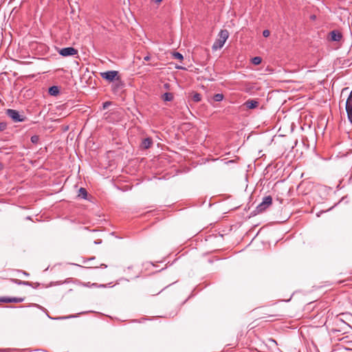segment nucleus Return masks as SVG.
<instances>
[{"label":"nucleus","instance_id":"obj_1","mask_svg":"<svg viewBox=\"0 0 352 352\" xmlns=\"http://www.w3.org/2000/svg\"><path fill=\"white\" fill-rule=\"evenodd\" d=\"M228 31L227 30H221L218 34V38L214 41V43L212 45V50L216 51L223 47L226 41L228 38Z\"/></svg>","mask_w":352,"mask_h":352},{"label":"nucleus","instance_id":"obj_2","mask_svg":"<svg viewBox=\"0 0 352 352\" xmlns=\"http://www.w3.org/2000/svg\"><path fill=\"white\" fill-rule=\"evenodd\" d=\"M272 204V198L271 196H266L263 197V201L259 204L256 209L254 210V214L261 213L268 208Z\"/></svg>","mask_w":352,"mask_h":352},{"label":"nucleus","instance_id":"obj_3","mask_svg":"<svg viewBox=\"0 0 352 352\" xmlns=\"http://www.w3.org/2000/svg\"><path fill=\"white\" fill-rule=\"evenodd\" d=\"M6 114L12 118L14 122H23L25 120V117L19 114V112L14 109H8Z\"/></svg>","mask_w":352,"mask_h":352},{"label":"nucleus","instance_id":"obj_4","mask_svg":"<svg viewBox=\"0 0 352 352\" xmlns=\"http://www.w3.org/2000/svg\"><path fill=\"white\" fill-rule=\"evenodd\" d=\"M100 76L102 78L111 82L115 79H119L118 72L117 71H107L100 73Z\"/></svg>","mask_w":352,"mask_h":352},{"label":"nucleus","instance_id":"obj_5","mask_svg":"<svg viewBox=\"0 0 352 352\" xmlns=\"http://www.w3.org/2000/svg\"><path fill=\"white\" fill-rule=\"evenodd\" d=\"M59 54L63 56H74L78 54V50L72 47H64L59 51Z\"/></svg>","mask_w":352,"mask_h":352},{"label":"nucleus","instance_id":"obj_6","mask_svg":"<svg viewBox=\"0 0 352 352\" xmlns=\"http://www.w3.org/2000/svg\"><path fill=\"white\" fill-rule=\"evenodd\" d=\"M25 300V298H19V297H1L0 298V302H5V303H10V302H14V303H19L22 302Z\"/></svg>","mask_w":352,"mask_h":352},{"label":"nucleus","instance_id":"obj_7","mask_svg":"<svg viewBox=\"0 0 352 352\" xmlns=\"http://www.w3.org/2000/svg\"><path fill=\"white\" fill-rule=\"evenodd\" d=\"M342 37V34L337 31L333 30L330 32V39L333 41H340Z\"/></svg>","mask_w":352,"mask_h":352},{"label":"nucleus","instance_id":"obj_8","mask_svg":"<svg viewBox=\"0 0 352 352\" xmlns=\"http://www.w3.org/2000/svg\"><path fill=\"white\" fill-rule=\"evenodd\" d=\"M244 104L248 109H252L258 107V102L256 100H248Z\"/></svg>","mask_w":352,"mask_h":352},{"label":"nucleus","instance_id":"obj_9","mask_svg":"<svg viewBox=\"0 0 352 352\" xmlns=\"http://www.w3.org/2000/svg\"><path fill=\"white\" fill-rule=\"evenodd\" d=\"M152 144V139L151 138H146L142 140L141 147L144 149H147L151 146Z\"/></svg>","mask_w":352,"mask_h":352},{"label":"nucleus","instance_id":"obj_10","mask_svg":"<svg viewBox=\"0 0 352 352\" xmlns=\"http://www.w3.org/2000/svg\"><path fill=\"white\" fill-rule=\"evenodd\" d=\"M345 109L346 111L348 120L349 122L352 124V106L346 104Z\"/></svg>","mask_w":352,"mask_h":352},{"label":"nucleus","instance_id":"obj_11","mask_svg":"<svg viewBox=\"0 0 352 352\" xmlns=\"http://www.w3.org/2000/svg\"><path fill=\"white\" fill-rule=\"evenodd\" d=\"M48 93L50 95L55 96L59 93V88L57 86H52L48 89Z\"/></svg>","mask_w":352,"mask_h":352},{"label":"nucleus","instance_id":"obj_12","mask_svg":"<svg viewBox=\"0 0 352 352\" xmlns=\"http://www.w3.org/2000/svg\"><path fill=\"white\" fill-rule=\"evenodd\" d=\"M162 98L165 102H170L173 100V95L171 93L166 92L162 95Z\"/></svg>","mask_w":352,"mask_h":352},{"label":"nucleus","instance_id":"obj_13","mask_svg":"<svg viewBox=\"0 0 352 352\" xmlns=\"http://www.w3.org/2000/svg\"><path fill=\"white\" fill-rule=\"evenodd\" d=\"M78 196L82 199H86L87 196V192L86 189L84 188H80L78 190Z\"/></svg>","mask_w":352,"mask_h":352},{"label":"nucleus","instance_id":"obj_14","mask_svg":"<svg viewBox=\"0 0 352 352\" xmlns=\"http://www.w3.org/2000/svg\"><path fill=\"white\" fill-rule=\"evenodd\" d=\"M12 282H14V283H16L17 285H28V286H30L32 285L31 283H30L28 281L20 280L18 279H12Z\"/></svg>","mask_w":352,"mask_h":352},{"label":"nucleus","instance_id":"obj_15","mask_svg":"<svg viewBox=\"0 0 352 352\" xmlns=\"http://www.w3.org/2000/svg\"><path fill=\"white\" fill-rule=\"evenodd\" d=\"M192 100L195 102H198L201 101V94L199 93H197V92L193 93L192 96Z\"/></svg>","mask_w":352,"mask_h":352},{"label":"nucleus","instance_id":"obj_16","mask_svg":"<svg viewBox=\"0 0 352 352\" xmlns=\"http://www.w3.org/2000/svg\"><path fill=\"white\" fill-rule=\"evenodd\" d=\"M224 98V96L222 94H216L213 96V99L216 102L222 101Z\"/></svg>","mask_w":352,"mask_h":352},{"label":"nucleus","instance_id":"obj_17","mask_svg":"<svg viewBox=\"0 0 352 352\" xmlns=\"http://www.w3.org/2000/svg\"><path fill=\"white\" fill-rule=\"evenodd\" d=\"M172 56L174 58L178 59L179 60H182L184 59L183 55L181 53L177 52H173L172 53Z\"/></svg>","mask_w":352,"mask_h":352},{"label":"nucleus","instance_id":"obj_18","mask_svg":"<svg viewBox=\"0 0 352 352\" xmlns=\"http://www.w3.org/2000/svg\"><path fill=\"white\" fill-rule=\"evenodd\" d=\"M261 61L262 59L259 56H255L252 59V63L256 65H259L261 63Z\"/></svg>","mask_w":352,"mask_h":352},{"label":"nucleus","instance_id":"obj_19","mask_svg":"<svg viewBox=\"0 0 352 352\" xmlns=\"http://www.w3.org/2000/svg\"><path fill=\"white\" fill-rule=\"evenodd\" d=\"M346 104L352 106V90L351 91V92L346 99Z\"/></svg>","mask_w":352,"mask_h":352},{"label":"nucleus","instance_id":"obj_20","mask_svg":"<svg viewBox=\"0 0 352 352\" xmlns=\"http://www.w3.org/2000/svg\"><path fill=\"white\" fill-rule=\"evenodd\" d=\"M39 137L38 135H33L31 137V142L34 144L38 143Z\"/></svg>","mask_w":352,"mask_h":352},{"label":"nucleus","instance_id":"obj_21","mask_svg":"<svg viewBox=\"0 0 352 352\" xmlns=\"http://www.w3.org/2000/svg\"><path fill=\"white\" fill-rule=\"evenodd\" d=\"M270 34V32L268 30H265L263 32V35L264 37H268Z\"/></svg>","mask_w":352,"mask_h":352},{"label":"nucleus","instance_id":"obj_22","mask_svg":"<svg viewBox=\"0 0 352 352\" xmlns=\"http://www.w3.org/2000/svg\"><path fill=\"white\" fill-rule=\"evenodd\" d=\"M6 128V124L1 122L0 123V131H3Z\"/></svg>","mask_w":352,"mask_h":352},{"label":"nucleus","instance_id":"obj_23","mask_svg":"<svg viewBox=\"0 0 352 352\" xmlns=\"http://www.w3.org/2000/svg\"><path fill=\"white\" fill-rule=\"evenodd\" d=\"M110 102H105L104 103H103V109L107 108L110 105Z\"/></svg>","mask_w":352,"mask_h":352},{"label":"nucleus","instance_id":"obj_24","mask_svg":"<svg viewBox=\"0 0 352 352\" xmlns=\"http://www.w3.org/2000/svg\"><path fill=\"white\" fill-rule=\"evenodd\" d=\"M268 342H271V343H273V344H274L275 345H277L276 342L274 340L272 339V338L269 339V340H268Z\"/></svg>","mask_w":352,"mask_h":352},{"label":"nucleus","instance_id":"obj_25","mask_svg":"<svg viewBox=\"0 0 352 352\" xmlns=\"http://www.w3.org/2000/svg\"><path fill=\"white\" fill-rule=\"evenodd\" d=\"M150 59H151V57L148 55L144 57V60H146V61H148Z\"/></svg>","mask_w":352,"mask_h":352},{"label":"nucleus","instance_id":"obj_26","mask_svg":"<svg viewBox=\"0 0 352 352\" xmlns=\"http://www.w3.org/2000/svg\"><path fill=\"white\" fill-rule=\"evenodd\" d=\"M153 1L156 3H160L162 1V0H153Z\"/></svg>","mask_w":352,"mask_h":352},{"label":"nucleus","instance_id":"obj_27","mask_svg":"<svg viewBox=\"0 0 352 352\" xmlns=\"http://www.w3.org/2000/svg\"><path fill=\"white\" fill-rule=\"evenodd\" d=\"M23 274H24L25 275H26V276H28V275H29V274H28V273H27V272H23Z\"/></svg>","mask_w":352,"mask_h":352},{"label":"nucleus","instance_id":"obj_28","mask_svg":"<svg viewBox=\"0 0 352 352\" xmlns=\"http://www.w3.org/2000/svg\"><path fill=\"white\" fill-rule=\"evenodd\" d=\"M102 266H103L104 267H107V265L104 264H102Z\"/></svg>","mask_w":352,"mask_h":352},{"label":"nucleus","instance_id":"obj_29","mask_svg":"<svg viewBox=\"0 0 352 352\" xmlns=\"http://www.w3.org/2000/svg\"><path fill=\"white\" fill-rule=\"evenodd\" d=\"M177 69H183L182 67H177Z\"/></svg>","mask_w":352,"mask_h":352}]
</instances>
